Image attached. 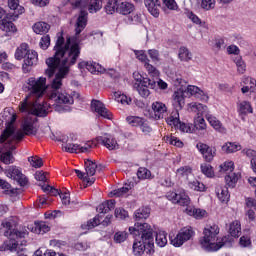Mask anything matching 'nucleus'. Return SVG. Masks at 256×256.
Wrapping results in <instances>:
<instances>
[{"instance_id": "nucleus-1", "label": "nucleus", "mask_w": 256, "mask_h": 256, "mask_svg": "<svg viewBox=\"0 0 256 256\" xmlns=\"http://www.w3.org/2000/svg\"><path fill=\"white\" fill-rule=\"evenodd\" d=\"M87 27V12L82 11L77 18L75 26V35L68 38L65 44V38L63 36L58 37L54 51V57H50L46 60L48 69L46 75L53 77L55 71L58 69V73L55 79L52 81V93L50 94V100L55 101L58 105H73L74 100L67 92H59L61 85H63V79L69 73L71 66L77 63L79 55H81V33Z\"/></svg>"}, {"instance_id": "nucleus-2", "label": "nucleus", "mask_w": 256, "mask_h": 256, "mask_svg": "<svg viewBox=\"0 0 256 256\" xmlns=\"http://www.w3.org/2000/svg\"><path fill=\"white\" fill-rule=\"evenodd\" d=\"M47 79L44 77H31L27 81L29 94L19 104L20 113H30L36 117H46L51 111V105L45 101H40L42 95L47 90Z\"/></svg>"}, {"instance_id": "nucleus-3", "label": "nucleus", "mask_w": 256, "mask_h": 256, "mask_svg": "<svg viewBox=\"0 0 256 256\" xmlns=\"http://www.w3.org/2000/svg\"><path fill=\"white\" fill-rule=\"evenodd\" d=\"M4 236L9 237L1 246L0 251H10L11 253H21L27 246L25 237L29 235L27 228L20 226L17 228V218H6L1 223Z\"/></svg>"}, {"instance_id": "nucleus-4", "label": "nucleus", "mask_w": 256, "mask_h": 256, "mask_svg": "<svg viewBox=\"0 0 256 256\" xmlns=\"http://www.w3.org/2000/svg\"><path fill=\"white\" fill-rule=\"evenodd\" d=\"M130 235L135 237V242L133 243V251L135 255H143V253H148L151 255L155 253L153 249L155 243L153 242V228L148 223L136 222L133 227L129 228Z\"/></svg>"}, {"instance_id": "nucleus-5", "label": "nucleus", "mask_w": 256, "mask_h": 256, "mask_svg": "<svg viewBox=\"0 0 256 256\" xmlns=\"http://www.w3.org/2000/svg\"><path fill=\"white\" fill-rule=\"evenodd\" d=\"M22 129L23 130H18L15 133V128L11 126L7 127L0 137V143H5V141H15V143H19V141L23 140L25 135H37V128L31 119H25L23 121Z\"/></svg>"}, {"instance_id": "nucleus-6", "label": "nucleus", "mask_w": 256, "mask_h": 256, "mask_svg": "<svg viewBox=\"0 0 256 256\" xmlns=\"http://www.w3.org/2000/svg\"><path fill=\"white\" fill-rule=\"evenodd\" d=\"M203 238L201 240V246L205 251H219L223 245H225V241L227 238H219V226L216 224L207 225L203 230Z\"/></svg>"}, {"instance_id": "nucleus-7", "label": "nucleus", "mask_w": 256, "mask_h": 256, "mask_svg": "<svg viewBox=\"0 0 256 256\" xmlns=\"http://www.w3.org/2000/svg\"><path fill=\"white\" fill-rule=\"evenodd\" d=\"M166 123L170 127L179 129L182 133H195V126L191 123L181 122L179 119V111H173L171 115L166 118Z\"/></svg>"}, {"instance_id": "nucleus-8", "label": "nucleus", "mask_w": 256, "mask_h": 256, "mask_svg": "<svg viewBox=\"0 0 256 256\" xmlns=\"http://www.w3.org/2000/svg\"><path fill=\"white\" fill-rule=\"evenodd\" d=\"M168 201L174 203V205H180L181 207H189L191 205V198L184 189H178L176 191H169L166 194Z\"/></svg>"}, {"instance_id": "nucleus-9", "label": "nucleus", "mask_w": 256, "mask_h": 256, "mask_svg": "<svg viewBox=\"0 0 256 256\" xmlns=\"http://www.w3.org/2000/svg\"><path fill=\"white\" fill-rule=\"evenodd\" d=\"M86 173L81 172V170H75V173L79 179H82L87 186L93 185L95 179L93 175L97 172V164L91 160L85 162Z\"/></svg>"}, {"instance_id": "nucleus-10", "label": "nucleus", "mask_w": 256, "mask_h": 256, "mask_svg": "<svg viewBox=\"0 0 256 256\" xmlns=\"http://www.w3.org/2000/svg\"><path fill=\"white\" fill-rule=\"evenodd\" d=\"M0 173H4L9 179H14L21 187H25V185L29 183L27 176H25L17 166H10L5 170L0 166Z\"/></svg>"}, {"instance_id": "nucleus-11", "label": "nucleus", "mask_w": 256, "mask_h": 256, "mask_svg": "<svg viewBox=\"0 0 256 256\" xmlns=\"http://www.w3.org/2000/svg\"><path fill=\"white\" fill-rule=\"evenodd\" d=\"M195 235L193 228L184 227L182 228L176 236H170V243L174 247H181L184 243L191 240V238Z\"/></svg>"}, {"instance_id": "nucleus-12", "label": "nucleus", "mask_w": 256, "mask_h": 256, "mask_svg": "<svg viewBox=\"0 0 256 256\" xmlns=\"http://www.w3.org/2000/svg\"><path fill=\"white\" fill-rule=\"evenodd\" d=\"M97 143L95 141H88L83 146L79 144L68 143L62 146L67 153H89L91 149H95Z\"/></svg>"}, {"instance_id": "nucleus-13", "label": "nucleus", "mask_w": 256, "mask_h": 256, "mask_svg": "<svg viewBox=\"0 0 256 256\" xmlns=\"http://www.w3.org/2000/svg\"><path fill=\"white\" fill-rule=\"evenodd\" d=\"M93 141L96 143V146L97 143L99 145H103V147L108 149V151H117V149H119V142H117V139H115L111 134L99 136Z\"/></svg>"}, {"instance_id": "nucleus-14", "label": "nucleus", "mask_w": 256, "mask_h": 256, "mask_svg": "<svg viewBox=\"0 0 256 256\" xmlns=\"http://www.w3.org/2000/svg\"><path fill=\"white\" fill-rule=\"evenodd\" d=\"M79 69H87L89 73H92V75H101L103 73H107V70L105 67H103L101 64L93 61H82L78 64Z\"/></svg>"}, {"instance_id": "nucleus-15", "label": "nucleus", "mask_w": 256, "mask_h": 256, "mask_svg": "<svg viewBox=\"0 0 256 256\" xmlns=\"http://www.w3.org/2000/svg\"><path fill=\"white\" fill-rule=\"evenodd\" d=\"M91 109L92 111H95V113H98V115H100V117H103L104 119H113V113H111V111H109V109L105 107V104H103L99 100L92 101Z\"/></svg>"}, {"instance_id": "nucleus-16", "label": "nucleus", "mask_w": 256, "mask_h": 256, "mask_svg": "<svg viewBox=\"0 0 256 256\" xmlns=\"http://www.w3.org/2000/svg\"><path fill=\"white\" fill-rule=\"evenodd\" d=\"M26 56L27 58L24 60L22 70H23V73H30L33 65H36L37 62L39 61V55L35 50H32Z\"/></svg>"}, {"instance_id": "nucleus-17", "label": "nucleus", "mask_w": 256, "mask_h": 256, "mask_svg": "<svg viewBox=\"0 0 256 256\" xmlns=\"http://www.w3.org/2000/svg\"><path fill=\"white\" fill-rule=\"evenodd\" d=\"M196 148L198 149V151L201 153V155H203L205 161H207L208 163H211V161H213L214 157H215V149L209 147V145L204 144L199 142L196 145Z\"/></svg>"}, {"instance_id": "nucleus-18", "label": "nucleus", "mask_w": 256, "mask_h": 256, "mask_svg": "<svg viewBox=\"0 0 256 256\" xmlns=\"http://www.w3.org/2000/svg\"><path fill=\"white\" fill-rule=\"evenodd\" d=\"M188 111H190V113H196L197 117H203V115L207 117V115H209V108L207 107V105H203L199 102L189 103Z\"/></svg>"}, {"instance_id": "nucleus-19", "label": "nucleus", "mask_w": 256, "mask_h": 256, "mask_svg": "<svg viewBox=\"0 0 256 256\" xmlns=\"http://www.w3.org/2000/svg\"><path fill=\"white\" fill-rule=\"evenodd\" d=\"M241 91L242 93H255L256 91V79L251 76H243L241 82Z\"/></svg>"}, {"instance_id": "nucleus-20", "label": "nucleus", "mask_w": 256, "mask_h": 256, "mask_svg": "<svg viewBox=\"0 0 256 256\" xmlns=\"http://www.w3.org/2000/svg\"><path fill=\"white\" fill-rule=\"evenodd\" d=\"M206 119L211 127L215 129V131L222 134L227 133V128L223 126V124L221 123V121H219V119H217V117L211 114H206Z\"/></svg>"}, {"instance_id": "nucleus-21", "label": "nucleus", "mask_w": 256, "mask_h": 256, "mask_svg": "<svg viewBox=\"0 0 256 256\" xmlns=\"http://www.w3.org/2000/svg\"><path fill=\"white\" fill-rule=\"evenodd\" d=\"M145 7H147L149 13L153 17H159V7H161V1L159 0H144Z\"/></svg>"}, {"instance_id": "nucleus-22", "label": "nucleus", "mask_w": 256, "mask_h": 256, "mask_svg": "<svg viewBox=\"0 0 256 256\" xmlns=\"http://www.w3.org/2000/svg\"><path fill=\"white\" fill-rule=\"evenodd\" d=\"M0 29L5 31V33H15V31H17V27L7 15L5 18L0 20Z\"/></svg>"}, {"instance_id": "nucleus-23", "label": "nucleus", "mask_w": 256, "mask_h": 256, "mask_svg": "<svg viewBox=\"0 0 256 256\" xmlns=\"http://www.w3.org/2000/svg\"><path fill=\"white\" fill-rule=\"evenodd\" d=\"M155 119H163V115L167 113V106L163 102H154L152 104Z\"/></svg>"}, {"instance_id": "nucleus-24", "label": "nucleus", "mask_w": 256, "mask_h": 256, "mask_svg": "<svg viewBox=\"0 0 256 256\" xmlns=\"http://www.w3.org/2000/svg\"><path fill=\"white\" fill-rule=\"evenodd\" d=\"M173 106L175 107L176 111L178 109H183V105H185V95L183 91H175L173 96Z\"/></svg>"}, {"instance_id": "nucleus-25", "label": "nucleus", "mask_w": 256, "mask_h": 256, "mask_svg": "<svg viewBox=\"0 0 256 256\" xmlns=\"http://www.w3.org/2000/svg\"><path fill=\"white\" fill-rule=\"evenodd\" d=\"M216 194L221 203H228L231 195L229 194V188L227 186H217Z\"/></svg>"}, {"instance_id": "nucleus-26", "label": "nucleus", "mask_w": 256, "mask_h": 256, "mask_svg": "<svg viewBox=\"0 0 256 256\" xmlns=\"http://www.w3.org/2000/svg\"><path fill=\"white\" fill-rule=\"evenodd\" d=\"M149 215H151V208L141 207L134 212V219L135 221H145V219H149Z\"/></svg>"}, {"instance_id": "nucleus-27", "label": "nucleus", "mask_w": 256, "mask_h": 256, "mask_svg": "<svg viewBox=\"0 0 256 256\" xmlns=\"http://www.w3.org/2000/svg\"><path fill=\"white\" fill-rule=\"evenodd\" d=\"M8 7L14 11L13 17H17L25 13V8L19 5V0H8Z\"/></svg>"}, {"instance_id": "nucleus-28", "label": "nucleus", "mask_w": 256, "mask_h": 256, "mask_svg": "<svg viewBox=\"0 0 256 256\" xmlns=\"http://www.w3.org/2000/svg\"><path fill=\"white\" fill-rule=\"evenodd\" d=\"M135 11V5L129 2H122L118 5V13L120 15H131Z\"/></svg>"}, {"instance_id": "nucleus-29", "label": "nucleus", "mask_w": 256, "mask_h": 256, "mask_svg": "<svg viewBox=\"0 0 256 256\" xmlns=\"http://www.w3.org/2000/svg\"><path fill=\"white\" fill-rule=\"evenodd\" d=\"M31 51L29 50V45L27 43H22L15 52V59H17L18 61H21V59H25V57H27V55L30 53Z\"/></svg>"}, {"instance_id": "nucleus-30", "label": "nucleus", "mask_w": 256, "mask_h": 256, "mask_svg": "<svg viewBox=\"0 0 256 256\" xmlns=\"http://www.w3.org/2000/svg\"><path fill=\"white\" fill-rule=\"evenodd\" d=\"M186 213L195 219H203V217H207V211L195 207L186 208Z\"/></svg>"}, {"instance_id": "nucleus-31", "label": "nucleus", "mask_w": 256, "mask_h": 256, "mask_svg": "<svg viewBox=\"0 0 256 256\" xmlns=\"http://www.w3.org/2000/svg\"><path fill=\"white\" fill-rule=\"evenodd\" d=\"M51 26L47 24V22H36L33 25V31L36 35H44V33H48Z\"/></svg>"}, {"instance_id": "nucleus-32", "label": "nucleus", "mask_w": 256, "mask_h": 256, "mask_svg": "<svg viewBox=\"0 0 256 256\" xmlns=\"http://www.w3.org/2000/svg\"><path fill=\"white\" fill-rule=\"evenodd\" d=\"M104 10L107 15H113V13H118L119 11V0H108Z\"/></svg>"}, {"instance_id": "nucleus-33", "label": "nucleus", "mask_w": 256, "mask_h": 256, "mask_svg": "<svg viewBox=\"0 0 256 256\" xmlns=\"http://www.w3.org/2000/svg\"><path fill=\"white\" fill-rule=\"evenodd\" d=\"M112 209H115V200H108L103 203H101L97 207L98 213H109Z\"/></svg>"}, {"instance_id": "nucleus-34", "label": "nucleus", "mask_w": 256, "mask_h": 256, "mask_svg": "<svg viewBox=\"0 0 256 256\" xmlns=\"http://www.w3.org/2000/svg\"><path fill=\"white\" fill-rule=\"evenodd\" d=\"M239 177H241L240 173L230 172L225 176V182L228 187H235L237 185V181H239Z\"/></svg>"}, {"instance_id": "nucleus-35", "label": "nucleus", "mask_w": 256, "mask_h": 256, "mask_svg": "<svg viewBox=\"0 0 256 256\" xmlns=\"http://www.w3.org/2000/svg\"><path fill=\"white\" fill-rule=\"evenodd\" d=\"M178 57L180 61H185L187 63L191 61V59H193V54H191V52L189 51V49H187V47L182 46L179 49Z\"/></svg>"}, {"instance_id": "nucleus-36", "label": "nucleus", "mask_w": 256, "mask_h": 256, "mask_svg": "<svg viewBox=\"0 0 256 256\" xmlns=\"http://www.w3.org/2000/svg\"><path fill=\"white\" fill-rule=\"evenodd\" d=\"M49 231H51V227H49V225L46 222H44V221L35 222L34 233L43 235L45 233H49Z\"/></svg>"}, {"instance_id": "nucleus-37", "label": "nucleus", "mask_w": 256, "mask_h": 256, "mask_svg": "<svg viewBox=\"0 0 256 256\" xmlns=\"http://www.w3.org/2000/svg\"><path fill=\"white\" fill-rule=\"evenodd\" d=\"M229 233L232 237H241V222L233 221L230 224Z\"/></svg>"}, {"instance_id": "nucleus-38", "label": "nucleus", "mask_w": 256, "mask_h": 256, "mask_svg": "<svg viewBox=\"0 0 256 256\" xmlns=\"http://www.w3.org/2000/svg\"><path fill=\"white\" fill-rule=\"evenodd\" d=\"M222 151L224 153H236V151H241V145L233 142H226L222 146Z\"/></svg>"}, {"instance_id": "nucleus-39", "label": "nucleus", "mask_w": 256, "mask_h": 256, "mask_svg": "<svg viewBox=\"0 0 256 256\" xmlns=\"http://www.w3.org/2000/svg\"><path fill=\"white\" fill-rule=\"evenodd\" d=\"M131 191V185L125 184L123 187L118 188L110 192L111 197H123V195H127Z\"/></svg>"}, {"instance_id": "nucleus-40", "label": "nucleus", "mask_w": 256, "mask_h": 256, "mask_svg": "<svg viewBox=\"0 0 256 256\" xmlns=\"http://www.w3.org/2000/svg\"><path fill=\"white\" fill-rule=\"evenodd\" d=\"M238 112L240 115H247L249 113H253V107H251V103L242 101L238 104Z\"/></svg>"}, {"instance_id": "nucleus-41", "label": "nucleus", "mask_w": 256, "mask_h": 256, "mask_svg": "<svg viewBox=\"0 0 256 256\" xmlns=\"http://www.w3.org/2000/svg\"><path fill=\"white\" fill-rule=\"evenodd\" d=\"M102 7V0H90L88 4V11L89 13H97V11H101Z\"/></svg>"}, {"instance_id": "nucleus-42", "label": "nucleus", "mask_w": 256, "mask_h": 256, "mask_svg": "<svg viewBox=\"0 0 256 256\" xmlns=\"http://www.w3.org/2000/svg\"><path fill=\"white\" fill-rule=\"evenodd\" d=\"M194 131L197 129V131H205L207 129V123L205 122V118L203 116H197L194 118Z\"/></svg>"}, {"instance_id": "nucleus-43", "label": "nucleus", "mask_w": 256, "mask_h": 256, "mask_svg": "<svg viewBox=\"0 0 256 256\" xmlns=\"http://www.w3.org/2000/svg\"><path fill=\"white\" fill-rule=\"evenodd\" d=\"M0 161L4 163V165H11L15 163V157L13 156V152L11 150L4 152L0 155Z\"/></svg>"}, {"instance_id": "nucleus-44", "label": "nucleus", "mask_w": 256, "mask_h": 256, "mask_svg": "<svg viewBox=\"0 0 256 256\" xmlns=\"http://www.w3.org/2000/svg\"><path fill=\"white\" fill-rule=\"evenodd\" d=\"M156 245L158 247H165L167 245V232L159 231L156 233Z\"/></svg>"}, {"instance_id": "nucleus-45", "label": "nucleus", "mask_w": 256, "mask_h": 256, "mask_svg": "<svg viewBox=\"0 0 256 256\" xmlns=\"http://www.w3.org/2000/svg\"><path fill=\"white\" fill-rule=\"evenodd\" d=\"M189 187L193 191H198L199 193H203V192L207 191V186H205V184H203V182H200L198 180H194V181L190 182Z\"/></svg>"}, {"instance_id": "nucleus-46", "label": "nucleus", "mask_w": 256, "mask_h": 256, "mask_svg": "<svg viewBox=\"0 0 256 256\" xmlns=\"http://www.w3.org/2000/svg\"><path fill=\"white\" fill-rule=\"evenodd\" d=\"M138 179H142L145 181L146 179H153V174H151L150 170L145 167H140L137 171Z\"/></svg>"}, {"instance_id": "nucleus-47", "label": "nucleus", "mask_w": 256, "mask_h": 256, "mask_svg": "<svg viewBox=\"0 0 256 256\" xmlns=\"http://www.w3.org/2000/svg\"><path fill=\"white\" fill-rule=\"evenodd\" d=\"M234 63L237 67V71L240 75H243L245 73V71H247V64H245V61H243V58H241L240 56H237L234 59Z\"/></svg>"}, {"instance_id": "nucleus-48", "label": "nucleus", "mask_w": 256, "mask_h": 256, "mask_svg": "<svg viewBox=\"0 0 256 256\" xmlns=\"http://www.w3.org/2000/svg\"><path fill=\"white\" fill-rule=\"evenodd\" d=\"M191 173H193V168L190 166H182L176 170V176L180 178H188Z\"/></svg>"}, {"instance_id": "nucleus-49", "label": "nucleus", "mask_w": 256, "mask_h": 256, "mask_svg": "<svg viewBox=\"0 0 256 256\" xmlns=\"http://www.w3.org/2000/svg\"><path fill=\"white\" fill-rule=\"evenodd\" d=\"M127 23L129 25H141V23H143V18H141V14L139 13H133L128 16Z\"/></svg>"}, {"instance_id": "nucleus-50", "label": "nucleus", "mask_w": 256, "mask_h": 256, "mask_svg": "<svg viewBox=\"0 0 256 256\" xmlns=\"http://www.w3.org/2000/svg\"><path fill=\"white\" fill-rule=\"evenodd\" d=\"M220 171L223 173H233L235 171V163L233 161H226L222 165H220Z\"/></svg>"}, {"instance_id": "nucleus-51", "label": "nucleus", "mask_w": 256, "mask_h": 256, "mask_svg": "<svg viewBox=\"0 0 256 256\" xmlns=\"http://www.w3.org/2000/svg\"><path fill=\"white\" fill-rule=\"evenodd\" d=\"M200 169L206 177L211 178L215 176V172L213 171V166H211V164L203 163L201 164Z\"/></svg>"}, {"instance_id": "nucleus-52", "label": "nucleus", "mask_w": 256, "mask_h": 256, "mask_svg": "<svg viewBox=\"0 0 256 256\" xmlns=\"http://www.w3.org/2000/svg\"><path fill=\"white\" fill-rule=\"evenodd\" d=\"M28 161L34 169H41L43 167V159L39 156H31L28 158Z\"/></svg>"}, {"instance_id": "nucleus-53", "label": "nucleus", "mask_w": 256, "mask_h": 256, "mask_svg": "<svg viewBox=\"0 0 256 256\" xmlns=\"http://www.w3.org/2000/svg\"><path fill=\"white\" fill-rule=\"evenodd\" d=\"M101 224V220H99V217H94L92 220H89L86 224L81 225V229L87 231L89 229H93L94 227H97V225Z\"/></svg>"}, {"instance_id": "nucleus-54", "label": "nucleus", "mask_w": 256, "mask_h": 256, "mask_svg": "<svg viewBox=\"0 0 256 256\" xmlns=\"http://www.w3.org/2000/svg\"><path fill=\"white\" fill-rule=\"evenodd\" d=\"M126 121L129 123V125H132V127H141L145 122L143 118L137 116L127 117Z\"/></svg>"}, {"instance_id": "nucleus-55", "label": "nucleus", "mask_w": 256, "mask_h": 256, "mask_svg": "<svg viewBox=\"0 0 256 256\" xmlns=\"http://www.w3.org/2000/svg\"><path fill=\"white\" fill-rule=\"evenodd\" d=\"M165 141L170 145H174V147H183V141L177 138V136H173V135L166 136Z\"/></svg>"}, {"instance_id": "nucleus-56", "label": "nucleus", "mask_w": 256, "mask_h": 256, "mask_svg": "<svg viewBox=\"0 0 256 256\" xmlns=\"http://www.w3.org/2000/svg\"><path fill=\"white\" fill-rule=\"evenodd\" d=\"M215 0H201L200 7L204 9V11H211L215 9Z\"/></svg>"}, {"instance_id": "nucleus-57", "label": "nucleus", "mask_w": 256, "mask_h": 256, "mask_svg": "<svg viewBox=\"0 0 256 256\" xmlns=\"http://www.w3.org/2000/svg\"><path fill=\"white\" fill-rule=\"evenodd\" d=\"M129 234L126 231H119L114 234L115 243H123L127 241Z\"/></svg>"}, {"instance_id": "nucleus-58", "label": "nucleus", "mask_w": 256, "mask_h": 256, "mask_svg": "<svg viewBox=\"0 0 256 256\" xmlns=\"http://www.w3.org/2000/svg\"><path fill=\"white\" fill-rule=\"evenodd\" d=\"M140 87L155 89V87H157V83L149 78H142V80H140Z\"/></svg>"}, {"instance_id": "nucleus-59", "label": "nucleus", "mask_w": 256, "mask_h": 256, "mask_svg": "<svg viewBox=\"0 0 256 256\" xmlns=\"http://www.w3.org/2000/svg\"><path fill=\"white\" fill-rule=\"evenodd\" d=\"M68 3H70L74 9H85V7H87L85 0H68Z\"/></svg>"}, {"instance_id": "nucleus-60", "label": "nucleus", "mask_w": 256, "mask_h": 256, "mask_svg": "<svg viewBox=\"0 0 256 256\" xmlns=\"http://www.w3.org/2000/svg\"><path fill=\"white\" fill-rule=\"evenodd\" d=\"M186 17H188L192 23H195V25H199L200 27L203 25V21L193 12H187Z\"/></svg>"}, {"instance_id": "nucleus-61", "label": "nucleus", "mask_w": 256, "mask_h": 256, "mask_svg": "<svg viewBox=\"0 0 256 256\" xmlns=\"http://www.w3.org/2000/svg\"><path fill=\"white\" fill-rule=\"evenodd\" d=\"M144 67L148 71L149 75H152V77H159V70H157L155 66L149 64V62H146Z\"/></svg>"}, {"instance_id": "nucleus-62", "label": "nucleus", "mask_w": 256, "mask_h": 256, "mask_svg": "<svg viewBox=\"0 0 256 256\" xmlns=\"http://www.w3.org/2000/svg\"><path fill=\"white\" fill-rule=\"evenodd\" d=\"M42 189H43L44 193H48L52 197H57V195H61V193H59L58 189H56L50 185L43 186Z\"/></svg>"}, {"instance_id": "nucleus-63", "label": "nucleus", "mask_w": 256, "mask_h": 256, "mask_svg": "<svg viewBox=\"0 0 256 256\" xmlns=\"http://www.w3.org/2000/svg\"><path fill=\"white\" fill-rule=\"evenodd\" d=\"M115 217L116 219H127V217H129V212H127L125 209L123 208H116L115 209Z\"/></svg>"}, {"instance_id": "nucleus-64", "label": "nucleus", "mask_w": 256, "mask_h": 256, "mask_svg": "<svg viewBox=\"0 0 256 256\" xmlns=\"http://www.w3.org/2000/svg\"><path fill=\"white\" fill-rule=\"evenodd\" d=\"M41 49H48L49 46L51 45V37L49 35H44L42 36L40 43H39Z\"/></svg>"}]
</instances>
